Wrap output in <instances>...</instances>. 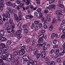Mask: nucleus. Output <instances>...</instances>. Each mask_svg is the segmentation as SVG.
<instances>
[{
	"instance_id": "nucleus-1",
	"label": "nucleus",
	"mask_w": 65,
	"mask_h": 65,
	"mask_svg": "<svg viewBox=\"0 0 65 65\" xmlns=\"http://www.w3.org/2000/svg\"><path fill=\"white\" fill-rule=\"evenodd\" d=\"M0 48H2L3 52H5L7 50V47L6 46V45L4 43H1L0 45Z\"/></svg>"
},
{
	"instance_id": "nucleus-2",
	"label": "nucleus",
	"mask_w": 65,
	"mask_h": 65,
	"mask_svg": "<svg viewBox=\"0 0 65 65\" xmlns=\"http://www.w3.org/2000/svg\"><path fill=\"white\" fill-rule=\"evenodd\" d=\"M46 8L47 9H55L56 8V6L55 5H52L51 6H49L48 7H46Z\"/></svg>"
},
{
	"instance_id": "nucleus-3",
	"label": "nucleus",
	"mask_w": 65,
	"mask_h": 65,
	"mask_svg": "<svg viewBox=\"0 0 65 65\" xmlns=\"http://www.w3.org/2000/svg\"><path fill=\"white\" fill-rule=\"evenodd\" d=\"M16 35H20L19 33L18 32V31L16 32L15 34L14 33L10 34V36H11V37H12V36L15 37L16 36Z\"/></svg>"
},
{
	"instance_id": "nucleus-4",
	"label": "nucleus",
	"mask_w": 65,
	"mask_h": 65,
	"mask_svg": "<svg viewBox=\"0 0 65 65\" xmlns=\"http://www.w3.org/2000/svg\"><path fill=\"white\" fill-rule=\"evenodd\" d=\"M56 12L57 14H58V15H62L63 14V12L60 11H56Z\"/></svg>"
},
{
	"instance_id": "nucleus-5",
	"label": "nucleus",
	"mask_w": 65,
	"mask_h": 65,
	"mask_svg": "<svg viewBox=\"0 0 65 65\" xmlns=\"http://www.w3.org/2000/svg\"><path fill=\"white\" fill-rule=\"evenodd\" d=\"M25 53V50H21L19 52V55H24Z\"/></svg>"
},
{
	"instance_id": "nucleus-6",
	"label": "nucleus",
	"mask_w": 65,
	"mask_h": 65,
	"mask_svg": "<svg viewBox=\"0 0 65 65\" xmlns=\"http://www.w3.org/2000/svg\"><path fill=\"white\" fill-rule=\"evenodd\" d=\"M41 55L42 58H44L46 55V53L44 51H43L41 53Z\"/></svg>"
},
{
	"instance_id": "nucleus-7",
	"label": "nucleus",
	"mask_w": 65,
	"mask_h": 65,
	"mask_svg": "<svg viewBox=\"0 0 65 65\" xmlns=\"http://www.w3.org/2000/svg\"><path fill=\"white\" fill-rule=\"evenodd\" d=\"M5 31L3 30H1L0 31V36H4L5 34Z\"/></svg>"
},
{
	"instance_id": "nucleus-8",
	"label": "nucleus",
	"mask_w": 65,
	"mask_h": 65,
	"mask_svg": "<svg viewBox=\"0 0 65 65\" xmlns=\"http://www.w3.org/2000/svg\"><path fill=\"white\" fill-rule=\"evenodd\" d=\"M34 53L35 56H37L38 53V51L36 49H35L34 50Z\"/></svg>"
},
{
	"instance_id": "nucleus-9",
	"label": "nucleus",
	"mask_w": 65,
	"mask_h": 65,
	"mask_svg": "<svg viewBox=\"0 0 65 65\" xmlns=\"http://www.w3.org/2000/svg\"><path fill=\"white\" fill-rule=\"evenodd\" d=\"M26 4L27 5V7H31L32 5L31 3L30 2H26Z\"/></svg>"
},
{
	"instance_id": "nucleus-10",
	"label": "nucleus",
	"mask_w": 65,
	"mask_h": 65,
	"mask_svg": "<svg viewBox=\"0 0 65 65\" xmlns=\"http://www.w3.org/2000/svg\"><path fill=\"white\" fill-rule=\"evenodd\" d=\"M33 18V16L31 15H26V19H30V18Z\"/></svg>"
},
{
	"instance_id": "nucleus-11",
	"label": "nucleus",
	"mask_w": 65,
	"mask_h": 65,
	"mask_svg": "<svg viewBox=\"0 0 65 65\" xmlns=\"http://www.w3.org/2000/svg\"><path fill=\"white\" fill-rule=\"evenodd\" d=\"M5 5L4 4H1L0 5V9L2 10L3 9V7Z\"/></svg>"
},
{
	"instance_id": "nucleus-12",
	"label": "nucleus",
	"mask_w": 65,
	"mask_h": 65,
	"mask_svg": "<svg viewBox=\"0 0 65 65\" xmlns=\"http://www.w3.org/2000/svg\"><path fill=\"white\" fill-rule=\"evenodd\" d=\"M12 43V42L10 40H8L7 41V45H9L10 44H11Z\"/></svg>"
},
{
	"instance_id": "nucleus-13",
	"label": "nucleus",
	"mask_w": 65,
	"mask_h": 65,
	"mask_svg": "<svg viewBox=\"0 0 65 65\" xmlns=\"http://www.w3.org/2000/svg\"><path fill=\"white\" fill-rule=\"evenodd\" d=\"M6 4L8 6H10L12 5V3L10 2H8Z\"/></svg>"
},
{
	"instance_id": "nucleus-14",
	"label": "nucleus",
	"mask_w": 65,
	"mask_h": 65,
	"mask_svg": "<svg viewBox=\"0 0 65 65\" xmlns=\"http://www.w3.org/2000/svg\"><path fill=\"white\" fill-rule=\"evenodd\" d=\"M42 41H43V40H42V39L40 38H39L38 40V42L39 43H42Z\"/></svg>"
},
{
	"instance_id": "nucleus-15",
	"label": "nucleus",
	"mask_w": 65,
	"mask_h": 65,
	"mask_svg": "<svg viewBox=\"0 0 65 65\" xmlns=\"http://www.w3.org/2000/svg\"><path fill=\"white\" fill-rule=\"evenodd\" d=\"M7 55H8V53L6 52H5L2 54V55L4 57L6 56Z\"/></svg>"
},
{
	"instance_id": "nucleus-16",
	"label": "nucleus",
	"mask_w": 65,
	"mask_h": 65,
	"mask_svg": "<svg viewBox=\"0 0 65 65\" xmlns=\"http://www.w3.org/2000/svg\"><path fill=\"white\" fill-rule=\"evenodd\" d=\"M23 24V22H20L19 23H18V26L19 28H20L21 27V25H22V24Z\"/></svg>"
},
{
	"instance_id": "nucleus-17",
	"label": "nucleus",
	"mask_w": 65,
	"mask_h": 65,
	"mask_svg": "<svg viewBox=\"0 0 65 65\" xmlns=\"http://www.w3.org/2000/svg\"><path fill=\"white\" fill-rule=\"evenodd\" d=\"M47 19L48 22H51V19H50V15H47Z\"/></svg>"
},
{
	"instance_id": "nucleus-18",
	"label": "nucleus",
	"mask_w": 65,
	"mask_h": 65,
	"mask_svg": "<svg viewBox=\"0 0 65 65\" xmlns=\"http://www.w3.org/2000/svg\"><path fill=\"white\" fill-rule=\"evenodd\" d=\"M7 57L8 58H12V55L10 54H9L7 56Z\"/></svg>"
},
{
	"instance_id": "nucleus-19",
	"label": "nucleus",
	"mask_w": 65,
	"mask_h": 65,
	"mask_svg": "<svg viewBox=\"0 0 65 65\" xmlns=\"http://www.w3.org/2000/svg\"><path fill=\"white\" fill-rule=\"evenodd\" d=\"M34 23L35 24L37 25V24H38L40 23V21L39 20H36L35 21Z\"/></svg>"
},
{
	"instance_id": "nucleus-20",
	"label": "nucleus",
	"mask_w": 65,
	"mask_h": 65,
	"mask_svg": "<svg viewBox=\"0 0 65 65\" xmlns=\"http://www.w3.org/2000/svg\"><path fill=\"white\" fill-rule=\"evenodd\" d=\"M60 53V50L59 49H57L56 50L55 52L56 54H58Z\"/></svg>"
},
{
	"instance_id": "nucleus-21",
	"label": "nucleus",
	"mask_w": 65,
	"mask_h": 65,
	"mask_svg": "<svg viewBox=\"0 0 65 65\" xmlns=\"http://www.w3.org/2000/svg\"><path fill=\"white\" fill-rule=\"evenodd\" d=\"M53 29V25H51L49 29L50 31H52Z\"/></svg>"
},
{
	"instance_id": "nucleus-22",
	"label": "nucleus",
	"mask_w": 65,
	"mask_h": 65,
	"mask_svg": "<svg viewBox=\"0 0 65 65\" xmlns=\"http://www.w3.org/2000/svg\"><path fill=\"white\" fill-rule=\"evenodd\" d=\"M44 34H42L40 35L39 36L40 37V38L42 39V38L44 37Z\"/></svg>"
},
{
	"instance_id": "nucleus-23",
	"label": "nucleus",
	"mask_w": 65,
	"mask_h": 65,
	"mask_svg": "<svg viewBox=\"0 0 65 65\" xmlns=\"http://www.w3.org/2000/svg\"><path fill=\"white\" fill-rule=\"evenodd\" d=\"M6 14H7V17L9 18H10V15L9 13V12H7L6 13Z\"/></svg>"
},
{
	"instance_id": "nucleus-24",
	"label": "nucleus",
	"mask_w": 65,
	"mask_h": 65,
	"mask_svg": "<svg viewBox=\"0 0 65 65\" xmlns=\"http://www.w3.org/2000/svg\"><path fill=\"white\" fill-rule=\"evenodd\" d=\"M7 32L8 33H10L11 32V28L10 27V28L7 31Z\"/></svg>"
},
{
	"instance_id": "nucleus-25",
	"label": "nucleus",
	"mask_w": 65,
	"mask_h": 65,
	"mask_svg": "<svg viewBox=\"0 0 65 65\" xmlns=\"http://www.w3.org/2000/svg\"><path fill=\"white\" fill-rule=\"evenodd\" d=\"M15 64L16 65H21L20 62L18 60H16L15 62Z\"/></svg>"
},
{
	"instance_id": "nucleus-26",
	"label": "nucleus",
	"mask_w": 65,
	"mask_h": 65,
	"mask_svg": "<svg viewBox=\"0 0 65 65\" xmlns=\"http://www.w3.org/2000/svg\"><path fill=\"white\" fill-rule=\"evenodd\" d=\"M7 12H9L10 13H11V10H10V8L9 7H8L7 8Z\"/></svg>"
},
{
	"instance_id": "nucleus-27",
	"label": "nucleus",
	"mask_w": 65,
	"mask_h": 65,
	"mask_svg": "<svg viewBox=\"0 0 65 65\" xmlns=\"http://www.w3.org/2000/svg\"><path fill=\"white\" fill-rule=\"evenodd\" d=\"M15 2L19 4L21 2V0H15Z\"/></svg>"
},
{
	"instance_id": "nucleus-28",
	"label": "nucleus",
	"mask_w": 65,
	"mask_h": 65,
	"mask_svg": "<svg viewBox=\"0 0 65 65\" xmlns=\"http://www.w3.org/2000/svg\"><path fill=\"white\" fill-rule=\"evenodd\" d=\"M11 13H13L14 14H15L16 12H15V9H12V11H11Z\"/></svg>"
},
{
	"instance_id": "nucleus-29",
	"label": "nucleus",
	"mask_w": 65,
	"mask_h": 65,
	"mask_svg": "<svg viewBox=\"0 0 65 65\" xmlns=\"http://www.w3.org/2000/svg\"><path fill=\"white\" fill-rule=\"evenodd\" d=\"M49 1V3L50 4H52L54 2H55V0H48Z\"/></svg>"
},
{
	"instance_id": "nucleus-30",
	"label": "nucleus",
	"mask_w": 65,
	"mask_h": 65,
	"mask_svg": "<svg viewBox=\"0 0 65 65\" xmlns=\"http://www.w3.org/2000/svg\"><path fill=\"white\" fill-rule=\"evenodd\" d=\"M9 23L10 24H12V22H13V20L11 18H10L9 19Z\"/></svg>"
},
{
	"instance_id": "nucleus-31",
	"label": "nucleus",
	"mask_w": 65,
	"mask_h": 65,
	"mask_svg": "<svg viewBox=\"0 0 65 65\" xmlns=\"http://www.w3.org/2000/svg\"><path fill=\"white\" fill-rule=\"evenodd\" d=\"M34 15L36 17H37V15H38V13H37V11H35L34 12Z\"/></svg>"
},
{
	"instance_id": "nucleus-32",
	"label": "nucleus",
	"mask_w": 65,
	"mask_h": 65,
	"mask_svg": "<svg viewBox=\"0 0 65 65\" xmlns=\"http://www.w3.org/2000/svg\"><path fill=\"white\" fill-rule=\"evenodd\" d=\"M13 53L14 55L16 56L18 54V52L17 51H15L13 52Z\"/></svg>"
},
{
	"instance_id": "nucleus-33",
	"label": "nucleus",
	"mask_w": 65,
	"mask_h": 65,
	"mask_svg": "<svg viewBox=\"0 0 65 65\" xmlns=\"http://www.w3.org/2000/svg\"><path fill=\"white\" fill-rule=\"evenodd\" d=\"M19 17H22L23 16V13L21 12H19Z\"/></svg>"
},
{
	"instance_id": "nucleus-34",
	"label": "nucleus",
	"mask_w": 65,
	"mask_h": 65,
	"mask_svg": "<svg viewBox=\"0 0 65 65\" xmlns=\"http://www.w3.org/2000/svg\"><path fill=\"white\" fill-rule=\"evenodd\" d=\"M55 36V33L52 34L51 36V38H54Z\"/></svg>"
},
{
	"instance_id": "nucleus-35",
	"label": "nucleus",
	"mask_w": 65,
	"mask_h": 65,
	"mask_svg": "<svg viewBox=\"0 0 65 65\" xmlns=\"http://www.w3.org/2000/svg\"><path fill=\"white\" fill-rule=\"evenodd\" d=\"M24 32L26 34H27L28 33V30L27 29H25L24 30Z\"/></svg>"
},
{
	"instance_id": "nucleus-36",
	"label": "nucleus",
	"mask_w": 65,
	"mask_h": 65,
	"mask_svg": "<svg viewBox=\"0 0 65 65\" xmlns=\"http://www.w3.org/2000/svg\"><path fill=\"white\" fill-rule=\"evenodd\" d=\"M57 40H54V41L53 42V43L54 44H57Z\"/></svg>"
},
{
	"instance_id": "nucleus-37",
	"label": "nucleus",
	"mask_w": 65,
	"mask_h": 65,
	"mask_svg": "<svg viewBox=\"0 0 65 65\" xmlns=\"http://www.w3.org/2000/svg\"><path fill=\"white\" fill-rule=\"evenodd\" d=\"M14 19L15 20H18V17H17V16L16 14H14Z\"/></svg>"
},
{
	"instance_id": "nucleus-38",
	"label": "nucleus",
	"mask_w": 65,
	"mask_h": 65,
	"mask_svg": "<svg viewBox=\"0 0 65 65\" xmlns=\"http://www.w3.org/2000/svg\"><path fill=\"white\" fill-rule=\"evenodd\" d=\"M11 26L12 29H14L15 28V25H14V23H12L11 25Z\"/></svg>"
},
{
	"instance_id": "nucleus-39",
	"label": "nucleus",
	"mask_w": 65,
	"mask_h": 65,
	"mask_svg": "<svg viewBox=\"0 0 65 65\" xmlns=\"http://www.w3.org/2000/svg\"><path fill=\"white\" fill-rule=\"evenodd\" d=\"M21 50H25V49H26V47L25 46H22L21 47Z\"/></svg>"
},
{
	"instance_id": "nucleus-40",
	"label": "nucleus",
	"mask_w": 65,
	"mask_h": 65,
	"mask_svg": "<svg viewBox=\"0 0 65 65\" xmlns=\"http://www.w3.org/2000/svg\"><path fill=\"white\" fill-rule=\"evenodd\" d=\"M27 58H28V56H27V55H24L23 57V59L25 60H26Z\"/></svg>"
},
{
	"instance_id": "nucleus-41",
	"label": "nucleus",
	"mask_w": 65,
	"mask_h": 65,
	"mask_svg": "<svg viewBox=\"0 0 65 65\" xmlns=\"http://www.w3.org/2000/svg\"><path fill=\"white\" fill-rule=\"evenodd\" d=\"M23 63L24 65H26L28 63H27V61L26 60H24L23 61Z\"/></svg>"
},
{
	"instance_id": "nucleus-42",
	"label": "nucleus",
	"mask_w": 65,
	"mask_h": 65,
	"mask_svg": "<svg viewBox=\"0 0 65 65\" xmlns=\"http://www.w3.org/2000/svg\"><path fill=\"white\" fill-rule=\"evenodd\" d=\"M58 6L61 8H64V5H62L59 4L58 5Z\"/></svg>"
},
{
	"instance_id": "nucleus-43",
	"label": "nucleus",
	"mask_w": 65,
	"mask_h": 65,
	"mask_svg": "<svg viewBox=\"0 0 65 65\" xmlns=\"http://www.w3.org/2000/svg\"><path fill=\"white\" fill-rule=\"evenodd\" d=\"M24 5L25 4H23L22 3H21L20 4V7H24Z\"/></svg>"
},
{
	"instance_id": "nucleus-44",
	"label": "nucleus",
	"mask_w": 65,
	"mask_h": 65,
	"mask_svg": "<svg viewBox=\"0 0 65 65\" xmlns=\"http://www.w3.org/2000/svg\"><path fill=\"white\" fill-rule=\"evenodd\" d=\"M37 59H38L39 57H40V53H38L37 55Z\"/></svg>"
},
{
	"instance_id": "nucleus-45",
	"label": "nucleus",
	"mask_w": 65,
	"mask_h": 65,
	"mask_svg": "<svg viewBox=\"0 0 65 65\" xmlns=\"http://www.w3.org/2000/svg\"><path fill=\"white\" fill-rule=\"evenodd\" d=\"M12 6L13 7H15L16 6V4L15 3H12Z\"/></svg>"
},
{
	"instance_id": "nucleus-46",
	"label": "nucleus",
	"mask_w": 65,
	"mask_h": 65,
	"mask_svg": "<svg viewBox=\"0 0 65 65\" xmlns=\"http://www.w3.org/2000/svg\"><path fill=\"white\" fill-rule=\"evenodd\" d=\"M57 62L59 63V62H61V60L60 58H58L57 59Z\"/></svg>"
},
{
	"instance_id": "nucleus-47",
	"label": "nucleus",
	"mask_w": 65,
	"mask_h": 65,
	"mask_svg": "<svg viewBox=\"0 0 65 65\" xmlns=\"http://www.w3.org/2000/svg\"><path fill=\"white\" fill-rule=\"evenodd\" d=\"M59 55L60 56H63L64 55V53L63 52H61L59 53Z\"/></svg>"
},
{
	"instance_id": "nucleus-48",
	"label": "nucleus",
	"mask_w": 65,
	"mask_h": 65,
	"mask_svg": "<svg viewBox=\"0 0 65 65\" xmlns=\"http://www.w3.org/2000/svg\"><path fill=\"white\" fill-rule=\"evenodd\" d=\"M22 37V35H19L18 36V39H21V38Z\"/></svg>"
},
{
	"instance_id": "nucleus-49",
	"label": "nucleus",
	"mask_w": 65,
	"mask_h": 65,
	"mask_svg": "<svg viewBox=\"0 0 65 65\" xmlns=\"http://www.w3.org/2000/svg\"><path fill=\"white\" fill-rule=\"evenodd\" d=\"M34 27H35L34 24L33 23L32 24L31 26V29H33L34 28Z\"/></svg>"
},
{
	"instance_id": "nucleus-50",
	"label": "nucleus",
	"mask_w": 65,
	"mask_h": 65,
	"mask_svg": "<svg viewBox=\"0 0 65 65\" xmlns=\"http://www.w3.org/2000/svg\"><path fill=\"white\" fill-rule=\"evenodd\" d=\"M25 60H27L28 61H30V57L29 56H27V58H26Z\"/></svg>"
},
{
	"instance_id": "nucleus-51",
	"label": "nucleus",
	"mask_w": 65,
	"mask_h": 65,
	"mask_svg": "<svg viewBox=\"0 0 65 65\" xmlns=\"http://www.w3.org/2000/svg\"><path fill=\"white\" fill-rule=\"evenodd\" d=\"M37 3L38 4H40V0H38L36 1Z\"/></svg>"
},
{
	"instance_id": "nucleus-52",
	"label": "nucleus",
	"mask_w": 65,
	"mask_h": 65,
	"mask_svg": "<svg viewBox=\"0 0 65 65\" xmlns=\"http://www.w3.org/2000/svg\"><path fill=\"white\" fill-rule=\"evenodd\" d=\"M33 51V50L32 49V48L31 47H30L29 48V49L28 50V52L32 51Z\"/></svg>"
},
{
	"instance_id": "nucleus-53",
	"label": "nucleus",
	"mask_w": 65,
	"mask_h": 65,
	"mask_svg": "<svg viewBox=\"0 0 65 65\" xmlns=\"http://www.w3.org/2000/svg\"><path fill=\"white\" fill-rule=\"evenodd\" d=\"M56 19H55V18H54L53 19V21L52 22V24H54V23H55L56 22Z\"/></svg>"
},
{
	"instance_id": "nucleus-54",
	"label": "nucleus",
	"mask_w": 65,
	"mask_h": 65,
	"mask_svg": "<svg viewBox=\"0 0 65 65\" xmlns=\"http://www.w3.org/2000/svg\"><path fill=\"white\" fill-rule=\"evenodd\" d=\"M37 11H38V12H40L41 11V9L40 8H39L37 9Z\"/></svg>"
},
{
	"instance_id": "nucleus-55",
	"label": "nucleus",
	"mask_w": 65,
	"mask_h": 65,
	"mask_svg": "<svg viewBox=\"0 0 65 65\" xmlns=\"http://www.w3.org/2000/svg\"><path fill=\"white\" fill-rule=\"evenodd\" d=\"M31 39V38L28 39L26 40V42L27 43H29L30 42V40Z\"/></svg>"
},
{
	"instance_id": "nucleus-56",
	"label": "nucleus",
	"mask_w": 65,
	"mask_h": 65,
	"mask_svg": "<svg viewBox=\"0 0 65 65\" xmlns=\"http://www.w3.org/2000/svg\"><path fill=\"white\" fill-rule=\"evenodd\" d=\"M65 37V34H63L61 36V38H64Z\"/></svg>"
},
{
	"instance_id": "nucleus-57",
	"label": "nucleus",
	"mask_w": 65,
	"mask_h": 65,
	"mask_svg": "<svg viewBox=\"0 0 65 65\" xmlns=\"http://www.w3.org/2000/svg\"><path fill=\"white\" fill-rule=\"evenodd\" d=\"M42 26V24L41 23H40L39 24V27L40 28H41Z\"/></svg>"
},
{
	"instance_id": "nucleus-58",
	"label": "nucleus",
	"mask_w": 65,
	"mask_h": 65,
	"mask_svg": "<svg viewBox=\"0 0 65 65\" xmlns=\"http://www.w3.org/2000/svg\"><path fill=\"white\" fill-rule=\"evenodd\" d=\"M7 61H8V62H10V61H11V58H9L8 57H7Z\"/></svg>"
},
{
	"instance_id": "nucleus-59",
	"label": "nucleus",
	"mask_w": 65,
	"mask_h": 65,
	"mask_svg": "<svg viewBox=\"0 0 65 65\" xmlns=\"http://www.w3.org/2000/svg\"><path fill=\"white\" fill-rule=\"evenodd\" d=\"M58 45H55L53 47V48L55 49V48H57V47H58Z\"/></svg>"
},
{
	"instance_id": "nucleus-60",
	"label": "nucleus",
	"mask_w": 65,
	"mask_h": 65,
	"mask_svg": "<svg viewBox=\"0 0 65 65\" xmlns=\"http://www.w3.org/2000/svg\"><path fill=\"white\" fill-rule=\"evenodd\" d=\"M36 43L34 41H33L32 42V45H33V46H34L35 45V43Z\"/></svg>"
},
{
	"instance_id": "nucleus-61",
	"label": "nucleus",
	"mask_w": 65,
	"mask_h": 65,
	"mask_svg": "<svg viewBox=\"0 0 65 65\" xmlns=\"http://www.w3.org/2000/svg\"><path fill=\"white\" fill-rule=\"evenodd\" d=\"M46 46L47 48H50V45L49 44H47L46 45Z\"/></svg>"
},
{
	"instance_id": "nucleus-62",
	"label": "nucleus",
	"mask_w": 65,
	"mask_h": 65,
	"mask_svg": "<svg viewBox=\"0 0 65 65\" xmlns=\"http://www.w3.org/2000/svg\"><path fill=\"white\" fill-rule=\"evenodd\" d=\"M51 64V65H55V62L54 61L52 62Z\"/></svg>"
},
{
	"instance_id": "nucleus-63",
	"label": "nucleus",
	"mask_w": 65,
	"mask_h": 65,
	"mask_svg": "<svg viewBox=\"0 0 65 65\" xmlns=\"http://www.w3.org/2000/svg\"><path fill=\"white\" fill-rule=\"evenodd\" d=\"M5 27H8V23H6L5 24Z\"/></svg>"
},
{
	"instance_id": "nucleus-64",
	"label": "nucleus",
	"mask_w": 65,
	"mask_h": 65,
	"mask_svg": "<svg viewBox=\"0 0 65 65\" xmlns=\"http://www.w3.org/2000/svg\"><path fill=\"white\" fill-rule=\"evenodd\" d=\"M44 28H45V29H47V26L46 25H44Z\"/></svg>"
}]
</instances>
